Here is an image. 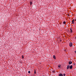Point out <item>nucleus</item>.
Masks as SVG:
<instances>
[{"label":"nucleus","instance_id":"obj_16","mask_svg":"<svg viewBox=\"0 0 76 76\" xmlns=\"http://www.w3.org/2000/svg\"><path fill=\"white\" fill-rule=\"evenodd\" d=\"M31 72L30 71H29V73H30Z\"/></svg>","mask_w":76,"mask_h":76},{"label":"nucleus","instance_id":"obj_5","mask_svg":"<svg viewBox=\"0 0 76 76\" xmlns=\"http://www.w3.org/2000/svg\"><path fill=\"white\" fill-rule=\"evenodd\" d=\"M72 64V61H70L69 62V64Z\"/></svg>","mask_w":76,"mask_h":76},{"label":"nucleus","instance_id":"obj_9","mask_svg":"<svg viewBox=\"0 0 76 76\" xmlns=\"http://www.w3.org/2000/svg\"><path fill=\"white\" fill-rule=\"evenodd\" d=\"M53 58H54V59H56V56H55L53 55Z\"/></svg>","mask_w":76,"mask_h":76},{"label":"nucleus","instance_id":"obj_6","mask_svg":"<svg viewBox=\"0 0 76 76\" xmlns=\"http://www.w3.org/2000/svg\"><path fill=\"white\" fill-rule=\"evenodd\" d=\"M70 31H71V33H72L73 32L72 30V28H71L70 29Z\"/></svg>","mask_w":76,"mask_h":76},{"label":"nucleus","instance_id":"obj_7","mask_svg":"<svg viewBox=\"0 0 76 76\" xmlns=\"http://www.w3.org/2000/svg\"><path fill=\"white\" fill-rule=\"evenodd\" d=\"M59 76H63V75L62 73H60L59 75Z\"/></svg>","mask_w":76,"mask_h":76},{"label":"nucleus","instance_id":"obj_11","mask_svg":"<svg viewBox=\"0 0 76 76\" xmlns=\"http://www.w3.org/2000/svg\"><path fill=\"white\" fill-rule=\"evenodd\" d=\"M63 23L64 24H66V22L65 21H64V22Z\"/></svg>","mask_w":76,"mask_h":76},{"label":"nucleus","instance_id":"obj_4","mask_svg":"<svg viewBox=\"0 0 76 76\" xmlns=\"http://www.w3.org/2000/svg\"><path fill=\"white\" fill-rule=\"evenodd\" d=\"M70 69H72V68H73V66L72 65H71V66H70Z\"/></svg>","mask_w":76,"mask_h":76},{"label":"nucleus","instance_id":"obj_19","mask_svg":"<svg viewBox=\"0 0 76 76\" xmlns=\"http://www.w3.org/2000/svg\"><path fill=\"white\" fill-rule=\"evenodd\" d=\"M60 42L61 41V40H60Z\"/></svg>","mask_w":76,"mask_h":76},{"label":"nucleus","instance_id":"obj_14","mask_svg":"<svg viewBox=\"0 0 76 76\" xmlns=\"http://www.w3.org/2000/svg\"><path fill=\"white\" fill-rule=\"evenodd\" d=\"M36 72L35 70L34 71V74H36Z\"/></svg>","mask_w":76,"mask_h":76},{"label":"nucleus","instance_id":"obj_15","mask_svg":"<svg viewBox=\"0 0 76 76\" xmlns=\"http://www.w3.org/2000/svg\"><path fill=\"white\" fill-rule=\"evenodd\" d=\"M63 75H64V76H65V75H66V74H65V73H64V74H63Z\"/></svg>","mask_w":76,"mask_h":76},{"label":"nucleus","instance_id":"obj_10","mask_svg":"<svg viewBox=\"0 0 76 76\" xmlns=\"http://www.w3.org/2000/svg\"><path fill=\"white\" fill-rule=\"evenodd\" d=\"M61 66V65H58V68H60Z\"/></svg>","mask_w":76,"mask_h":76},{"label":"nucleus","instance_id":"obj_13","mask_svg":"<svg viewBox=\"0 0 76 76\" xmlns=\"http://www.w3.org/2000/svg\"><path fill=\"white\" fill-rule=\"evenodd\" d=\"M22 58H24V57H23V55L22 56Z\"/></svg>","mask_w":76,"mask_h":76},{"label":"nucleus","instance_id":"obj_2","mask_svg":"<svg viewBox=\"0 0 76 76\" xmlns=\"http://www.w3.org/2000/svg\"><path fill=\"white\" fill-rule=\"evenodd\" d=\"M73 44L72 42L69 43V46L70 47H71L72 46Z\"/></svg>","mask_w":76,"mask_h":76},{"label":"nucleus","instance_id":"obj_3","mask_svg":"<svg viewBox=\"0 0 76 76\" xmlns=\"http://www.w3.org/2000/svg\"><path fill=\"white\" fill-rule=\"evenodd\" d=\"M70 68V65H68V66H67V69L68 70Z\"/></svg>","mask_w":76,"mask_h":76},{"label":"nucleus","instance_id":"obj_17","mask_svg":"<svg viewBox=\"0 0 76 76\" xmlns=\"http://www.w3.org/2000/svg\"><path fill=\"white\" fill-rule=\"evenodd\" d=\"M68 16H70V15H68Z\"/></svg>","mask_w":76,"mask_h":76},{"label":"nucleus","instance_id":"obj_12","mask_svg":"<svg viewBox=\"0 0 76 76\" xmlns=\"http://www.w3.org/2000/svg\"><path fill=\"white\" fill-rule=\"evenodd\" d=\"M55 72V70H53V71H52V72H53V73H54Z\"/></svg>","mask_w":76,"mask_h":76},{"label":"nucleus","instance_id":"obj_22","mask_svg":"<svg viewBox=\"0 0 76 76\" xmlns=\"http://www.w3.org/2000/svg\"><path fill=\"white\" fill-rule=\"evenodd\" d=\"M28 73H29V71H28Z\"/></svg>","mask_w":76,"mask_h":76},{"label":"nucleus","instance_id":"obj_18","mask_svg":"<svg viewBox=\"0 0 76 76\" xmlns=\"http://www.w3.org/2000/svg\"><path fill=\"white\" fill-rule=\"evenodd\" d=\"M74 52H75V53H76V50L75 51H74Z\"/></svg>","mask_w":76,"mask_h":76},{"label":"nucleus","instance_id":"obj_1","mask_svg":"<svg viewBox=\"0 0 76 76\" xmlns=\"http://www.w3.org/2000/svg\"><path fill=\"white\" fill-rule=\"evenodd\" d=\"M30 5H31L33 4V0H30Z\"/></svg>","mask_w":76,"mask_h":76},{"label":"nucleus","instance_id":"obj_21","mask_svg":"<svg viewBox=\"0 0 76 76\" xmlns=\"http://www.w3.org/2000/svg\"><path fill=\"white\" fill-rule=\"evenodd\" d=\"M75 39H76V37H75Z\"/></svg>","mask_w":76,"mask_h":76},{"label":"nucleus","instance_id":"obj_8","mask_svg":"<svg viewBox=\"0 0 76 76\" xmlns=\"http://www.w3.org/2000/svg\"><path fill=\"white\" fill-rule=\"evenodd\" d=\"M74 21H75L74 20H72V24H74V22H75Z\"/></svg>","mask_w":76,"mask_h":76},{"label":"nucleus","instance_id":"obj_20","mask_svg":"<svg viewBox=\"0 0 76 76\" xmlns=\"http://www.w3.org/2000/svg\"><path fill=\"white\" fill-rule=\"evenodd\" d=\"M75 21H76V19H75Z\"/></svg>","mask_w":76,"mask_h":76}]
</instances>
